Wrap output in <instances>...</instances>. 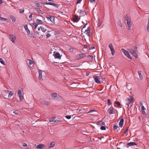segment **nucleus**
<instances>
[{
  "instance_id": "nucleus-17",
  "label": "nucleus",
  "mask_w": 149,
  "mask_h": 149,
  "mask_svg": "<svg viewBox=\"0 0 149 149\" xmlns=\"http://www.w3.org/2000/svg\"><path fill=\"white\" fill-rule=\"evenodd\" d=\"M124 121V120L123 118H121L120 120L119 123V125L120 127H122L123 126Z\"/></svg>"
},
{
  "instance_id": "nucleus-46",
  "label": "nucleus",
  "mask_w": 149,
  "mask_h": 149,
  "mask_svg": "<svg viewBox=\"0 0 149 149\" xmlns=\"http://www.w3.org/2000/svg\"><path fill=\"white\" fill-rule=\"evenodd\" d=\"M46 36L47 38H49L51 36V35L50 34L47 33L46 35Z\"/></svg>"
},
{
  "instance_id": "nucleus-35",
  "label": "nucleus",
  "mask_w": 149,
  "mask_h": 149,
  "mask_svg": "<svg viewBox=\"0 0 149 149\" xmlns=\"http://www.w3.org/2000/svg\"><path fill=\"white\" fill-rule=\"evenodd\" d=\"M147 31L149 32V19L148 20V22L147 25Z\"/></svg>"
},
{
  "instance_id": "nucleus-11",
  "label": "nucleus",
  "mask_w": 149,
  "mask_h": 149,
  "mask_svg": "<svg viewBox=\"0 0 149 149\" xmlns=\"http://www.w3.org/2000/svg\"><path fill=\"white\" fill-rule=\"evenodd\" d=\"M55 58L60 59L61 58V56L60 54L57 52L54 54Z\"/></svg>"
},
{
  "instance_id": "nucleus-53",
  "label": "nucleus",
  "mask_w": 149,
  "mask_h": 149,
  "mask_svg": "<svg viewBox=\"0 0 149 149\" xmlns=\"http://www.w3.org/2000/svg\"><path fill=\"white\" fill-rule=\"evenodd\" d=\"M93 112H96V111H95L93 110H91L89 111V112H88L87 113H92Z\"/></svg>"
},
{
  "instance_id": "nucleus-9",
  "label": "nucleus",
  "mask_w": 149,
  "mask_h": 149,
  "mask_svg": "<svg viewBox=\"0 0 149 149\" xmlns=\"http://www.w3.org/2000/svg\"><path fill=\"white\" fill-rule=\"evenodd\" d=\"M9 38L11 41L13 43H15L16 40V37L13 34H10L9 35Z\"/></svg>"
},
{
  "instance_id": "nucleus-15",
  "label": "nucleus",
  "mask_w": 149,
  "mask_h": 149,
  "mask_svg": "<svg viewBox=\"0 0 149 149\" xmlns=\"http://www.w3.org/2000/svg\"><path fill=\"white\" fill-rule=\"evenodd\" d=\"M38 73H39V79L41 80V79H42V71L39 70L38 71Z\"/></svg>"
},
{
  "instance_id": "nucleus-33",
  "label": "nucleus",
  "mask_w": 149,
  "mask_h": 149,
  "mask_svg": "<svg viewBox=\"0 0 149 149\" xmlns=\"http://www.w3.org/2000/svg\"><path fill=\"white\" fill-rule=\"evenodd\" d=\"M77 110L76 113L77 114H79L80 113H81V110L79 109H77Z\"/></svg>"
},
{
  "instance_id": "nucleus-1",
  "label": "nucleus",
  "mask_w": 149,
  "mask_h": 149,
  "mask_svg": "<svg viewBox=\"0 0 149 149\" xmlns=\"http://www.w3.org/2000/svg\"><path fill=\"white\" fill-rule=\"evenodd\" d=\"M109 47L110 48V50L111 51L112 56H113L115 53V51L111 43H110L109 44Z\"/></svg>"
},
{
  "instance_id": "nucleus-41",
  "label": "nucleus",
  "mask_w": 149,
  "mask_h": 149,
  "mask_svg": "<svg viewBox=\"0 0 149 149\" xmlns=\"http://www.w3.org/2000/svg\"><path fill=\"white\" fill-rule=\"evenodd\" d=\"M100 129L102 130H106V128L105 127L102 126L100 128Z\"/></svg>"
},
{
  "instance_id": "nucleus-21",
  "label": "nucleus",
  "mask_w": 149,
  "mask_h": 149,
  "mask_svg": "<svg viewBox=\"0 0 149 149\" xmlns=\"http://www.w3.org/2000/svg\"><path fill=\"white\" fill-rule=\"evenodd\" d=\"M78 17L77 15L75 16L74 18L73 19V22H77L79 21Z\"/></svg>"
},
{
  "instance_id": "nucleus-28",
  "label": "nucleus",
  "mask_w": 149,
  "mask_h": 149,
  "mask_svg": "<svg viewBox=\"0 0 149 149\" xmlns=\"http://www.w3.org/2000/svg\"><path fill=\"white\" fill-rule=\"evenodd\" d=\"M10 18L13 22H15L16 21V18L14 16L11 15L10 16Z\"/></svg>"
},
{
  "instance_id": "nucleus-4",
  "label": "nucleus",
  "mask_w": 149,
  "mask_h": 149,
  "mask_svg": "<svg viewBox=\"0 0 149 149\" xmlns=\"http://www.w3.org/2000/svg\"><path fill=\"white\" fill-rule=\"evenodd\" d=\"M86 55L84 54H79L76 56L75 58L76 59H79L84 58Z\"/></svg>"
},
{
  "instance_id": "nucleus-47",
  "label": "nucleus",
  "mask_w": 149,
  "mask_h": 149,
  "mask_svg": "<svg viewBox=\"0 0 149 149\" xmlns=\"http://www.w3.org/2000/svg\"><path fill=\"white\" fill-rule=\"evenodd\" d=\"M129 99H130V101L132 102H133V101L134 100L133 97L132 96H130V98H129Z\"/></svg>"
},
{
  "instance_id": "nucleus-27",
  "label": "nucleus",
  "mask_w": 149,
  "mask_h": 149,
  "mask_svg": "<svg viewBox=\"0 0 149 149\" xmlns=\"http://www.w3.org/2000/svg\"><path fill=\"white\" fill-rule=\"evenodd\" d=\"M34 3L36 5V6L37 7H41V5L39 3L37 2V1H35Z\"/></svg>"
},
{
  "instance_id": "nucleus-59",
  "label": "nucleus",
  "mask_w": 149,
  "mask_h": 149,
  "mask_svg": "<svg viewBox=\"0 0 149 149\" xmlns=\"http://www.w3.org/2000/svg\"><path fill=\"white\" fill-rule=\"evenodd\" d=\"M128 130V128L124 132V133H123V134H126L127 132V131Z\"/></svg>"
},
{
  "instance_id": "nucleus-50",
  "label": "nucleus",
  "mask_w": 149,
  "mask_h": 149,
  "mask_svg": "<svg viewBox=\"0 0 149 149\" xmlns=\"http://www.w3.org/2000/svg\"><path fill=\"white\" fill-rule=\"evenodd\" d=\"M88 24L87 23H86L85 24L84 26L83 27V28H82L81 29V31H83V29H84V28H85L86 27V25Z\"/></svg>"
},
{
  "instance_id": "nucleus-40",
  "label": "nucleus",
  "mask_w": 149,
  "mask_h": 149,
  "mask_svg": "<svg viewBox=\"0 0 149 149\" xmlns=\"http://www.w3.org/2000/svg\"><path fill=\"white\" fill-rule=\"evenodd\" d=\"M13 113L15 114L16 115H18L19 114V112L17 110H15L13 111Z\"/></svg>"
},
{
  "instance_id": "nucleus-43",
  "label": "nucleus",
  "mask_w": 149,
  "mask_h": 149,
  "mask_svg": "<svg viewBox=\"0 0 149 149\" xmlns=\"http://www.w3.org/2000/svg\"><path fill=\"white\" fill-rule=\"evenodd\" d=\"M0 19L1 20L3 21H6V19L4 18L1 17H0Z\"/></svg>"
},
{
  "instance_id": "nucleus-34",
  "label": "nucleus",
  "mask_w": 149,
  "mask_h": 149,
  "mask_svg": "<svg viewBox=\"0 0 149 149\" xmlns=\"http://www.w3.org/2000/svg\"><path fill=\"white\" fill-rule=\"evenodd\" d=\"M0 62L3 64V65H5V63L4 61H3L2 58H0Z\"/></svg>"
},
{
  "instance_id": "nucleus-44",
  "label": "nucleus",
  "mask_w": 149,
  "mask_h": 149,
  "mask_svg": "<svg viewBox=\"0 0 149 149\" xmlns=\"http://www.w3.org/2000/svg\"><path fill=\"white\" fill-rule=\"evenodd\" d=\"M107 103L108 105H110L111 104V101L109 99H108L107 100Z\"/></svg>"
},
{
  "instance_id": "nucleus-52",
  "label": "nucleus",
  "mask_w": 149,
  "mask_h": 149,
  "mask_svg": "<svg viewBox=\"0 0 149 149\" xmlns=\"http://www.w3.org/2000/svg\"><path fill=\"white\" fill-rule=\"evenodd\" d=\"M95 49V48L94 47L92 46V47H89V50H91V49Z\"/></svg>"
},
{
  "instance_id": "nucleus-14",
  "label": "nucleus",
  "mask_w": 149,
  "mask_h": 149,
  "mask_svg": "<svg viewBox=\"0 0 149 149\" xmlns=\"http://www.w3.org/2000/svg\"><path fill=\"white\" fill-rule=\"evenodd\" d=\"M41 104L42 105L46 106L48 105L49 104V102L47 101L42 100L41 101Z\"/></svg>"
},
{
  "instance_id": "nucleus-45",
  "label": "nucleus",
  "mask_w": 149,
  "mask_h": 149,
  "mask_svg": "<svg viewBox=\"0 0 149 149\" xmlns=\"http://www.w3.org/2000/svg\"><path fill=\"white\" fill-rule=\"evenodd\" d=\"M24 29H25L26 31H27V30L29 29L27 25H25L24 26Z\"/></svg>"
},
{
  "instance_id": "nucleus-22",
  "label": "nucleus",
  "mask_w": 149,
  "mask_h": 149,
  "mask_svg": "<svg viewBox=\"0 0 149 149\" xmlns=\"http://www.w3.org/2000/svg\"><path fill=\"white\" fill-rule=\"evenodd\" d=\"M141 71L139 70L138 71V73L139 75L140 79L141 80H142L143 79V78L141 74Z\"/></svg>"
},
{
  "instance_id": "nucleus-51",
  "label": "nucleus",
  "mask_w": 149,
  "mask_h": 149,
  "mask_svg": "<svg viewBox=\"0 0 149 149\" xmlns=\"http://www.w3.org/2000/svg\"><path fill=\"white\" fill-rule=\"evenodd\" d=\"M115 103L117 104V105L118 106H119L120 105V103L118 101L116 102H115Z\"/></svg>"
},
{
  "instance_id": "nucleus-3",
  "label": "nucleus",
  "mask_w": 149,
  "mask_h": 149,
  "mask_svg": "<svg viewBox=\"0 0 149 149\" xmlns=\"http://www.w3.org/2000/svg\"><path fill=\"white\" fill-rule=\"evenodd\" d=\"M41 3L44 5H50L52 6L57 8L58 7V6L56 4L52 3H46L44 2L43 1H41Z\"/></svg>"
},
{
  "instance_id": "nucleus-12",
  "label": "nucleus",
  "mask_w": 149,
  "mask_h": 149,
  "mask_svg": "<svg viewBox=\"0 0 149 149\" xmlns=\"http://www.w3.org/2000/svg\"><path fill=\"white\" fill-rule=\"evenodd\" d=\"M130 52L132 54V55L134 57L136 58H137V55L135 52L134 50L131 49L130 51Z\"/></svg>"
},
{
  "instance_id": "nucleus-18",
  "label": "nucleus",
  "mask_w": 149,
  "mask_h": 149,
  "mask_svg": "<svg viewBox=\"0 0 149 149\" xmlns=\"http://www.w3.org/2000/svg\"><path fill=\"white\" fill-rule=\"evenodd\" d=\"M6 93L8 94V97H10L13 95V93L11 91H6Z\"/></svg>"
},
{
  "instance_id": "nucleus-26",
  "label": "nucleus",
  "mask_w": 149,
  "mask_h": 149,
  "mask_svg": "<svg viewBox=\"0 0 149 149\" xmlns=\"http://www.w3.org/2000/svg\"><path fill=\"white\" fill-rule=\"evenodd\" d=\"M118 24L120 27H122V23L120 20L119 19L117 22Z\"/></svg>"
},
{
  "instance_id": "nucleus-19",
  "label": "nucleus",
  "mask_w": 149,
  "mask_h": 149,
  "mask_svg": "<svg viewBox=\"0 0 149 149\" xmlns=\"http://www.w3.org/2000/svg\"><path fill=\"white\" fill-rule=\"evenodd\" d=\"M35 10L38 13H40L41 14H43V13L42 12V11L41 10L40 8H36L35 9Z\"/></svg>"
},
{
  "instance_id": "nucleus-39",
  "label": "nucleus",
  "mask_w": 149,
  "mask_h": 149,
  "mask_svg": "<svg viewBox=\"0 0 149 149\" xmlns=\"http://www.w3.org/2000/svg\"><path fill=\"white\" fill-rule=\"evenodd\" d=\"M34 63V62H33V61L31 60H29V65H31Z\"/></svg>"
},
{
  "instance_id": "nucleus-24",
  "label": "nucleus",
  "mask_w": 149,
  "mask_h": 149,
  "mask_svg": "<svg viewBox=\"0 0 149 149\" xmlns=\"http://www.w3.org/2000/svg\"><path fill=\"white\" fill-rule=\"evenodd\" d=\"M57 94L56 93H52L51 94V96L53 98H55L57 96Z\"/></svg>"
},
{
  "instance_id": "nucleus-58",
  "label": "nucleus",
  "mask_w": 149,
  "mask_h": 149,
  "mask_svg": "<svg viewBox=\"0 0 149 149\" xmlns=\"http://www.w3.org/2000/svg\"><path fill=\"white\" fill-rule=\"evenodd\" d=\"M24 10H22L20 11V13H23L24 12Z\"/></svg>"
},
{
  "instance_id": "nucleus-61",
  "label": "nucleus",
  "mask_w": 149,
  "mask_h": 149,
  "mask_svg": "<svg viewBox=\"0 0 149 149\" xmlns=\"http://www.w3.org/2000/svg\"><path fill=\"white\" fill-rule=\"evenodd\" d=\"M23 146L24 147H26L27 146V145L26 143H24L23 144Z\"/></svg>"
},
{
  "instance_id": "nucleus-62",
  "label": "nucleus",
  "mask_w": 149,
  "mask_h": 149,
  "mask_svg": "<svg viewBox=\"0 0 149 149\" xmlns=\"http://www.w3.org/2000/svg\"><path fill=\"white\" fill-rule=\"evenodd\" d=\"M70 52H73V48H70Z\"/></svg>"
},
{
  "instance_id": "nucleus-38",
  "label": "nucleus",
  "mask_w": 149,
  "mask_h": 149,
  "mask_svg": "<svg viewBox=\"0 0 149 149\" xmlns=\"http://www.w3.org/2000/svg\"><path fill=\"white\" fill-rule=\"evenodd\" d=\"M65 117L68 119H70L71 118V117L70 115H66L65 116Z\"/></svg>"
},
{
  "instance_id": "nucleus-36",
  "label": "nucleus",
  "mask_w": 149,
  "mask_h": 149,
  "mask_svg": "<svg viewBox=\"0 0 149 149\" xmlns=\"http://www.w3.org/2000/svg\"><path fill=\"white\" fill-rule=\"evenodd\" d=\"M105 123L104 122L100 121L98 122V124L100 125H104Z\"/></svg>"
},
{
  "instance_id": "nucleus-37",
  "label": "nucleus",
  "mask_w": 149,
  "mask_h": 149,
  "mask_svg": "<svg viewBox=\"0 0 149 149\" xmlns=\"http://www.w3.org/2000/svg\"><path fill=\"white\" fill-rule=\"evenodd\" d=\"M55 117H52V118H51L49 120V121L50 122H52L53 121H54V120L55 119Z\"/></svg>"
},
{
  "instance_id": "nucleus-2",
  "label": "nucleus",
  "mask_w": 149,
  "mask_h": 149,
  "mask_svg": "<svg viewBox=\"0 0 149 149\" xmlns=\"http://www.w3.org/2000/svg\"><path fill=\"white\" fill-rule=\"evenodd\" d=\"M46 18L48 21H50L52 23L54 24L55 23L54 17L49 15L47 16Z\"/></svg>"
},
{
  "instance_id": "nucleus-25",
  "label": "nucleus",
  "mask_w": 149,
  "mask_h": 149,
  "mask_svg": "<svg viewBox=\"0 0 149 149\" xmlns=\"http://www.w3.org/2000/svg\"><path fill=\"white\" fill-rule=\"evenodd\" d=\"M40 28H41V29L42 31L44 33L47 30V29L46 28H45L44 27H43L42 26H40Z\"/></svg>"
},
{
  "instance_id": "nucleus-7",
  "label": "nucleus",
  "mask_w": 149,
  "mask_h": 149,
  "mask_svg": "<svg viewBox=\"0 0 149 149\" xmlns=\"http://www.w3.org/2000/svg\"><path fill=\"white\" fill-rule=\"evenodd\" d=\"M23 90L22 88H21L20 90H19L17 92V94L19 97L20 100L22 101L21 97H22V92L23 91Z\"/></svg>"
},
{
  "instance_id": "nucleus-20",
  "label": "nucleus",
  "mask_w": 149,
  "mask_h": 149,
  "mask_svg": "<svg viewBox=\"0 0 149 149\" xmlns=\"http://www.w3.org/2000/svg\"><path fill=\"white\" fill-rule=\"evenodd\" d=\"M98 23L97 24V27H99L101 26L102 23V21L100 20L99 18L98 19Z\"/></svg>"
},
{
  "instance_id": "nucleus-56",
  "label": "nucleus",
  "mask_w": 149,
  "mask_h": 149,
  "mask_svg": "<svg viewBox=\"0 0 149 149\" xmlns=\"http://www.w3.org/2000/svg\"><path fill=\"white\" fill-rule=\"evenodd\" d=\"M79 66H80L79 64H76V65H74V66H73V67H79Z\"/></svg>"
},
{
  "instance_id": "nucleus-49",
  "label": "nucleus",
  "mask_w": 149,
  "mask_h": 149,
  "mask_svg": "<svg viewBox=\"0 0 149 149\" xmlns=\"http://www.w3.org/2000/svg\"><path fill=\"white\" fill-rule=\"evenodd\" d=\"M88 58H90L92 59V60H93V56L92 55H89V56H88Z\"/></svg>"
},
{
  "instance_id": "nucleus-32",
  "label": "nucleus",
  "mask_w": 149,
  "mask_h": 149,
  "mask_svg": "<svg viewBox=\"0 0 149 149\" xmlns=\"http://www.w3.org/2000/svg\"><path fill=\"white\" fill-rule=\"evenodd\" d=\"M33 28L34 29H36V28L37 26H38V24L34 23H33Z\"/></svg>"
},
{
  "instance_id": "nucleus-6",
  "label": "nucleus",
  "mask_w": 149,
  "mask_h": 149,
  "mask_svg": "<svg viewBox=\"0 0 149 149\" xmlns=\"http://www.w3.org/2000/svg\"><path fill=\"white\" fill-rule=\"evenodd\" d=\"M91 32V29L89 27H88L87 29H86L84 31V33H86V34L88 37H90V33Z\"/></svg>"
},
{
  "instance_id": "nucleus-31",
  "label": "nucleus",
  "mask_w": 149,
  "mask_h": 149,
  "mask_svg": "<svg viewBox=\"0 0 149 149\" xmlns=\"http://www.w3.org/2000/svg\"><path fill=\"white\" fill-rule=\"evenodd\" d=\"M85 10H80V15H85V14H86V13H85Z\"/></svg>"
},
{
  "instance_id": "nucleus-57",
  "label": "nucleus",
  "mask_w": 149,
  "mask_h": 149,
  "mask_svg": "<svg viewBox=\"0 0 149 149\" xmlns=\"http://www.w3.org/2000/svg\"><path fill=\"white\" fill-rule=\"evenodd\" d=\"M61 122V121L60 120H55L54 121V122Z\"/></svg>"
},
{
  "instance_id": "nucleus-64",
  "label": "nucleus",
  "mask_w": 149,
  "mask_h": 149,
  "mask_svg": "<svg viewBox=\"0 0 149 149\" xmlns=\"http://www.w3.org/2000/svg\"><path fill=\"white\" fill-rule=\"evenodd\" d=\"M31 35L33 38H34V35L33 33H31Z\"/></svg>"
},
{
  "instance_id": "nucleus-42",
  "label": "nucleus",
  "mask_w": 149,
  "mask_h": 149,
  "mask_svg": "<svg viewBox=\"0 0 149 149\" xmlns=\"http://www.w3.org/2000/svg\"><path fill=\"white\" fill-rule=\"evenodd\" d=\"M118 127L117 125H114L113 127V129L114 130H116L118 128Z\"/></svg>"
},
{
  "instance_id": "nucleus-63",
  "label": "nucleus",
  "mask_w": 149,
  "mask_h": 149,
  "mask_svg": "<svg viewBox=\"0 0 149 149\" xmlns=\"http://www.w3.org/2000/svg\"><path fill=\"white\" fill-rule=\"evenodd\" d=\"M81 1H82V0H78L77 1V3L78 4V3H80L81 2Z\"/></svg>"
},
{
  "instance_id": "nucleus-48",
  "label": "nucleus",
  "mask_w": 149,
  "mask_h": 149,
  "mask_svg": "<svg viewBox=\"0 0 149 149\" xmlns=\"http://www.w3.org/2000/svg\"><path fill=\"white\" fill-rule=\"evenodd\" d=\"M76 112H77V110H72V112L73 113H74V114H77L76 113Z\"/></svg>"
},
{
  "instance_id": "nucleus-29",
  "label": "nucleus",
  "mask_w": 149,
  "mask_h": 149,
  "mask_svg": "<svg viewBox=\"0 0 149 149\" xmlns=\"http://www.w3.org/2000/svg\"><path fill=\"white\" fill-rule=\"evenodd\" d=\"M55 145V142L54 141L52 142L50 144V146L49 148L54 147Z\"/></svg>"
},
{
  "instance_id": "nucleus-5",
  "label": "nucleus",
  "mask_w": 149,
  "mask_h": 149,
  "mask_svg": "<svg viewBox=\"0 0 149 149\" xmlns=\"http://www.w3.org/2000/svg\"><path fill=\"white\" fill-rule=\"evenodd\" d=\"M123 52L127 57L129 58L130 59H131L132 58L131 57L130 54L126 50L124 49H122Z\"/></svg>"
},
{
  "instance_id": "nucleus-30",
  "label": "nucleus",
  "mask_w": 149,
  "mask_h": 149,
  "mask_svg": "<svg viewBox=\"0 0 149 149\" xmlns=\"http://www.w3.org/2000/svg\"><path fill=\"white\" fill-rule=\"evenodd\" d=\"M108 112L110 114H114L115 113L113 109H111L109 110L108 111Z\"/></svg>"
},
{
  "instance_id": "nucleus-13",
  "label": "nucleus",
  "mask_w": 149,
  "mask_h": 149,
  "mask_svg": "<svg viewBox=\"0 0 149 149\" xmlns=\"http://www.w3.org/2000/svg\"><path fill=\"white\" fill-rule=\"evenodd\" d=\"M137 145V143H136L135 142H130L127 143V148H128L129 147H130L136 145Z\"/></svg>"
},
{
  "instance_id": "nucleus-60",
  "label": "nucleus",
  "mask_w": 149,
  "mask_h": 149,
  "mask_svg": "<svg viewBox=\"0 0 149 149\" xmlns=\"http://www.w3.org/2000/svg\"><path fill=\"white\" fill-rule=\"evenodd\" d=\"M26 31L27 32V34H29L30 33V31L29 29L28 30H27V31Z\"/></svg>"
},
{
  "instance_id": "nucleus-10",
  "label": "nucleus",
  "mask_w": 149,
  "mask_h": 149,
  "mask_svg": "<svg viewBox=\"0 0 149 149\" xmlns=\"http://www.w3.org/2000/svg\"><path fill=\"white\" fill-rule=\"evenodd\" d=\"M93 78L95 82L96 83L98 84H100L101 83V81H100V79L98 76H94L93 77Z\"/></svg>"
},
{
  "instance_id": "nucleus-16",
  "label": "nucleus",
  "mask_w": 149,
  "mask_h": 149,
  "mask_svg": "<svg viewBox=\"0 0 149 149\" xmlns=\"http://www.w3.org/2000/svg\"><path fill=\"white\" fill-rule=\"evenodd\" d=\"M45 146L44 144H39L37 146L36 148L37 149H41L43 148Z\"/></svg>"
},
{
  "instance_id": "nucleus-8",
  "label": "nucleus",
  "mask_w": 149,
  "mask_h": 149,
  "mask_svg": "<svg viewBox=\"0 0 149 149\" xmlns=\"http://www.w3.org/2000/svg\"><path fill=\"white\" fill-rule=\"evenodd\" d=\"M128 16H127L126 17V20H127V24L128 26V29L130 30L131 29V24L130 22V21L128 20Z\"/></svg>"
},
{
  "instance_id": "nucleus-23",
  "label": "nucleus",
  "mask_w": 149,
  "mask_h": 149,
  "mask_svg": "<svg viewBox=\"0 0 149 149\" xmlns=\"http://www.w3.org/2000/svg\"><path fill=\"white\" fill-rule=\"evenodd\" d=\"M36 22L37 23L39 24H42V22L41 20H40L38 19H37L36 20Z\"/></svg>"
},
{
  "instance_id": "nucleus-54",
  "label": "nucleus",
  "mask_w": 149,
  "mask_h": 149,
  "mask_svg": "<svg viewBox=\"0 0 149 149\" xmlns=\"http://www.w3.org/2000/svg\"><path fill=\"white\" fill-rule=\"evenodd\" d=\"M141 111L144 110L146 109L145 107L143 106H142L141 107Z\"/></svg>"
},
{
  "instance_id": "nucleus-55",
  "label": "nucleus",
  "mask_w": 149,
  "mask_h": 149,
  "mask_svg": "<svg viewBox=\"0 0 149 149\" xmlns=\"http://www.w3.org/2000/svg\"><path fill=\"white\" fill-rule=\"evenodd\" d=\"M142 111V113L144 115H146V112H145L144 111V110H142L141 111Z\"/></svg>"
}]
</instances>
